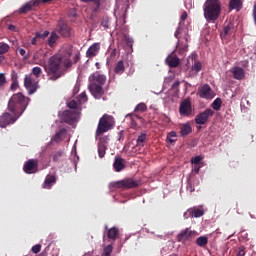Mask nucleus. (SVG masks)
Segmentation results:
<instances>
[{"label":"nucleus","instance_id":"f3484780","mask_svg":"<svg viewBox=\"0 0 256 256\" xmlns=\"http://www.w3.org/2000/svg\"><path fill=\"white\" fill-rule=\"evenodd\" d=\"M38 167L39 162L37 160L30 159L24 164L23 171L27 174L36 173Z\"/></svg>","mask_w":256,"mask_h":256},{"label":"nucleus","instance_id":"0e129e2a","mask_svg":"<svg viewBox=\"0 0 256 256\" xmlns=\"http://www.w3.org/2000/svg\"><path fill=\"white\" fill-rule=\"evenodd\" d=\"M95 66L97 67V69H100L99 62H96Z\"/></svg>","mask_w":256,"mask_h":256},{"label":"nucleus","instance_id":"c756f323","mask_svg":"<svg viewBox=\"0 0 256 256\" xmlns=\"http://www.w3.org/2000/svg\"><path fill=\"white\" fill-rule=\"evenodd\" d=\"M117 237H119V229L116 227H112L108 230V239L112 241H116Z\"/></svg>","mask_w":256,"mask_h":256},{"label":"nucleus","instance_id":"473e14b6","mask_svg":"<svg viewBox=\"0 0 256 256\" xmlns=\"http://www.w3.org/2000/svg\"><path fill=\"white\" fill-rule=\"evenodd\" d=\"M57 39H59V35L56 32H52L50 37L48 38L49 47H55V43H57Z\"/></svg>","mask_w":256,"mask_h":256},{"label":"nucleus","instance_id":"680f3d73","mask_svg":"<svg viewBox=\"0 0 256 256\" xmlns=\"http://www.w3.org/2000/svg\"><path fill=\"white\" fill-rule=\"evenodd\" d=\"M37 59H39V55L34 54V56H33V60H34V61H37Z\"/></svg>","mask_w":256,"mask_h":256},{"label":"nucleus","instance_id":"2f4dec72","mask_svg":"<svg viewBox=\"0 0 256 256\" xmlns=\"http://www.w3.org/2000/svg\"><path fill=\"white\" fill-rule=\"evenodd\" d=\"M166 141L170 145H173L177 141V132H175V131L169 132L166 137Z\"/></svg>","mask_w":256,"mask_h":256},{"label":"nucleus","instance_id":"e433bc0d","mask_svg":"<svg viewBox=\"0 0 256 256\" xmlns=\"http://www.w3.org/2000/svg\"><path fill=\"white\" fill-rule=\"evenodd\" d=\"M221 105H223L221 98H216L212 103V109H214V111H220Z\"/></svg>","mask_w":256,"mask_h":256},{"label":"nucleus","instance_id":"603ef678","mask_svg":"<svg viewBox=\"0 0 256 256\" xmlns=\"http://www.w3.org/2000/svg\"><path fill=\"white\" fill-rule=\"evenodd\" d=\"M124 140H125V134H124V131L122 130L118 133V141L121 143Z\"/></svg>","mask_w":256,"mask_h":256},{"label":"nucleus","instance_id":"aec40b11","mask_svg":"<svg viewBox=\"0 0 256 256\" xmlns=\"http://www.w3.org/2000/svg\"><path fill=\"white\" fill-rule=\"evenodd\" d=\"M113 167L116 173H121V171L125 169V159H123L121 156H115Z\"/></svg>","mask_w":256,"mask_h":256},{"label":"nucleus","instance_id":"393cba45","mask_svg":"<svg viewBox=\"0 0 256 256\" xmlns=\"http://www.w3.org/2000/svg\"><path fill=\"white\" fill-rule=\"evenodd\" d=\"M67 135V129L62 128L60 129L52 138L54 143H61L63 141V137Z\"/></svg>","mask_w":256,"mask_h":256},{"label":"nucleus","instance_id":"39448f33","mask_svg":"<svg viewBox=\"0 0 256 256\" xmlns=\"http://www.w3.org/2000/svg\"><path fill=\"white\" fill-rule=\"evenodd\" d=\"M53 1L54 0H30L23 4L17 10V13H19V15H27V13H30V11H37V7H41V5H45Z\"/></svg>","mask_w":256,"mask_h":256},{"label":"nucleus","instance_id":"72a5a7b5","mask_svg":"<svg viewBox=\"0 0 256 256\" xmlns=\"http://www.w3.org/2000/svg\"><path fill=\"white\" fill-rule=\"evenodd\" d=\"M105 153H107V145L104 143H99L98 144V155L100 159H103L105 157Z\"/></svg>","mask_w":256,"mask_h":256},{"label":"nucleus","instance_id":"dca6fc26","mask_svg":"<svg viewBox=\"0 0 256 256\" xmlns=\"http://www.w3.org/2000/svg\"><path fill=\"white\" fill-rule=\"evenodd\" d=\"M62 121L68 123V125H73L77 121V112L66 110L62 113Z\"/></svg>","mask_w":256,"mask_h":256},{"label":"nucleus","instance_id":"f8f14e48","mask_svg":"<svg viewBox=\"0 0 256 256\" xmlns=\"http://www.w3.org/2000/svg\"><path fill=\"white\" fill-rule=\"evenodd\" d=\"M18 118L17 115L13 114L12 116L9 112H5L0 116V127L5 128L7 125H12Z\"/></svg>","mask_w":256,"mask_h":256},{"label":"nucleus","instance_id":"c03bdc74","mask_svg":"<svg viewBox=\"0 0 256 256\" xmlns=\"http://www.w3.org/2000/svg\"><path fill=\"white\" fill-rule=\"evenodd\" d=\"M61 157H63V151H57L56 153L53 154V161L57 162L59 161V159H61Z\"/></svg>","mask_w":256,"mask_h":256},{"label":"nucleus","instance_id":"13d9d810","mask_svg":"<svg viewBox=\"0 0 256 256\" xmlns=\"http://www.w3.org/2000/svg\"><path fill=\"white\" fill-rule=\"evenodd\" d=\"M9 31H17V26L15 25H9L8 26Z\"/></svg>","mask_w":256,"mask_h":256},{"label":"nucleus","instance_id":"49530a36","mask_svg":"<svg viewBox=\"0 0 256 256\" xmlns=\"http://www.w3.org/2000/svg\"><path fill=\"white\" fill-rule=\"evenodd\" d=\"M201 167H203V164H194L192 168V173H195L196 175L199 174V171H201Z\"/></svg>","mask_w":256,"mask_h":256},{"label":"nucleus","instance_id":"4be33fe9","mask_svg":"<svg viewBox=\"0 0 256 256\" xmlns=\"http://www.w3.org/2000/svg\"><path fill=\"white\" fill-rule=\"evenodd\" d=\"M232 77L237 81L245 79V69L239 66L232 68Z\"/></svg>","mask_w":256,"mask_h":256},{"label":"nucleus","instance_id":"3c124183","mask_svg":"<svg viewBox=\"0 0 256 256\" xmlns=\"http://www.w3.org/2000/svg\"><path fill=\"white\" fill-rule=\"evenodd\" d=\"M68 107H69V109H77V102L75 100H71L68 103Z\"/></svg>","mask_w":256,"mask_h":256},{"label":"nucleus","instance_id":"f704fd0d","mask_svg":"<svg viewBox=\"0 0 256 256\" xmlns=\"http://www.w3.org/2000/svg\"><path fill=\"white\" fill-rule=\"evenodd\" d=\"M209 243V239L206 236H200L196 239V244L198 247H205Z\"/></svg>","mask_w":256,"mask_h":256},{"label":"nucleus","instance_id":"69168bd1","mask_svg":"<svg viewBox=\"0 0 256 256\" xmlns=\"http://www.w3.org/2000/svg\"><path fill=\"white\" fill-rule=\"evenodd\" d=\"M102 25H103V27H109V26L107 25V23H105V22H102Z\"/></svg>","mask_w":256,"mask_h":256},{"label":"nucleus","instance_id":"79ce46f5","mask_svg":"<svg viewBox=\"0 0 256 256\" xmlns=\"http://www.w3.org/2000/svg\"><path fill=\"white\" fill-rule=\"evenodd\" d=\"M41 73H43V70L41 69V67L36 66L34 68H32V74L36 76V78L41 77Z\"/></svg>","mask_w":256,"mask_h":256},{"label":"nucleus","instance_id":"ea45409f","mask_svg":"<svg viewBox=\"0 0 256 256\" xmlns=\"http://www.w3.org/2000/svg\"><path fill=\"white\" fill-rule=\"evenodd\" d=\"M203 157L201 156H195L191 159V163L192 165H203Z\"/></svg>","mask_w":256,"mask_h":256},{"label":"nucleus","instance_id":"4d7b16f0","mask_svg":"<svg viewBox=\"0 0 256 256\" xmlns=\"http://www.w3.org/2000/svg\"><path fill=\"white\" fill-rule=\"evenodd\" d=\"M179 33H181V28L178 27V29L176 30L174 37H176V39H179Z\"/></svg>","mask_w":256,"mask_h":256},{"label":"nucleus","instance_id":"9d476101","mask_svg":"<svg viewBox=\"0 0 256 256\" xmlns=\"http://www.w3.org/2000/svg\"><path fill=\"white\" fill-rule=\"evenodd\" d=\"M88 89L95 99H101V97L105 95V90L103 89V86L97 83H90Z\"/></svg>","mask_w":256,"mask_h":256},{"label":"nucleus","instance_id":"5fc2aeb1","mask_svg":"<svg viewBox=\"0 0 256 256\" xmlns=\"http://www.w3.org/2000/svg\"><path fill=\"white\" fill-rule=\"evenodd\" d=\"M80 99H82L83 101H87V94L85 92H82L80 94Z\"/></svg>","mask_w":256,"mask_h":256},{"label":"nucleus","instance_id":"9b49d317","mask_svg":"<svg viewBox=\"0 0 256 256\" xmlns=\"http://www.w3.org/2000/svg\"><path fill=\"white\" fill-rule=\"evenodd\" d=\"M198 95L201 99H213V97H215V92H213V89H211L209 84H204L199 88Z\"/></svg>","mask_w":256,"mask_h":256},{"label":"nucleus","instance_id":"bf43d9fd","mask_svg":"<svg viewBox=\"0 0 256 256\" xmlns=\"http://www.w3.org/2000/svg\"><path fill=\"white\" fill-rule=\"evenodd\" d=\"M180 83L179 81L175 82L173 85H172V89H177V87H179Z\"/></svg>","mask_w":256,"mask_h":256},{"label":"nucleus","instance_id":"412c9836","mask_svg":"<svg viewBox=\"0 0 256 256\" xmlns=\"http://www.w3.org/2000/svg\"><path fill=\"white\" fill-rule=\"evenodd\" d=\"M58 33H60L62 37H71V27L66 23L60 22L58 24Z\"/></svg>","mask_w":256,"mask_h":256},{"label":"nucleus","instance_id":"de8ad7c7","mask_svg":"<svg viewBox=\"0 0 256 256\" xmlns=\"http://www.w3.org/2000/svg\"><path fill=\"white\" fill-rule=\"evenodd\" d=\"M32 253H35V255H37V253L41 252V244H36L32 247Z\"/></svg>","mask_w":256,"mask_h":256},{"label":"nucleus","instance_id":"7c9ffc66","mask_svg":"<svg viewBox=\"0 0 256 256\" xmlns=\"http://www.w3.org/2000/svg\"><path fill=\"white\" fill-rule=\"evenodd\" d=\"M145 141H147V134L141 133L136 139L137 147H145Z\"/></svg>","mask_w":256,"mask_h":256},{"label":"nucleus","instance_id":"2eb2a0df","mask_svg":"<svg viewBox=\"0 0 256 256\" xmlns=\"http://www.w3.org/2000/svg\"><path fill=\"white\" fill-rule=\"evenodd\" d=\"M90 83H98V85L103 86L107 83V77L101 74L99 71L94 72L89 76Z\"/></svg>","mask_w":256,"mask_h":256},{"label":"nucleus","instance_id":"7ed1b4c3","mask_svg":"<svg viewBox=\"0 0 256 256\" xmlns=\"http://www.w3.org/2000/svg\"><path fill=\"white\" fill-rule=\"evenodd\" d=\"M25 109H27V100L25 99V96L21 93L12 95L8 101V111H10L12 115L19 117L25 113Z\"/></svg>","mask_w":256,"mask_h":256},{"label":"nucleus","instance_id":"20e7f679","mask_svg":"<svg viewBox=\"0 0 256 256\" xmlns=\"http://www.w3.org/2000/svg\"><path fill=\"white\" fill-rule=\"evenodd\" d=\"M114 125H115V118H113V116L111 115L104 114L98 122L95 136L101 137V135H103L104 133H107V131H111Z\"/></svg>","mask_w":256,"mask_h":256},{"label":"nucleus","instance_id":"6ab92c4d","mask_svg":"<svg viewBox=\"0 0 256 256\" xmlns=\"http://www.w3.org/2000/svg\"><path fill=\"white\" fill-rule=\"evenodd\" d=\"M100 49H101V44L99 43L92 44L86 51V57L88 59H93V57H97V55H99Z\"/></svg>","mask_w":256,"mask_h":256},{"label":"nucleus","instance_id":"6e6552de","mask_svg":"<svg viewBox=\"0 0 256 256\" xmlns=\"http://www.w3.org/2000/svg\"><path fill=\"white\" fill-rule=\"evenodd\" d=\"M179 114L181 117H193V106L191 101L184 100L180 103Z\"/></svg>","mask_w":256,"mask_h":256},{"label":"nucleus","instance_id":"052dcab7","mask_svg":"<svg viewBox=\"0 0 256 256\" xmlns=\"http://www.w3.org/2000/svg\"><path fill=\"white\" fill-rule=\"evenodd\" d=\"M11 89L12 91H15V89H17V83H12Z\"/></svg>","mask_w":256,"mask_h":256},{"label":"nucleus","instance_id":"cd10ccee","mask_svg":"<svg viewBox=\"0 0 256 256\" xmlns=\"http://www.w3.org/2000/svg\"><path fill=\"white\" fill-rule=\"evenodd\" d=\"M114 73H116V75H123V73H125V64L123 60H119L115 64Z\"/></svg>","mask_w":256,"mask_h":256},{"label":"nucleus","instance_id":"a19ab883","mask_svg":"<svg viewBox=\"0 0 256 256\" xmlns=\"http://www.w3.org/2000/svg\"><path fill=\"white\" fill-rule=\"evenodd\" d=\"M112 253H113V245L109 244L104 247L102 254L111 256Z\"/></svg>","mask_w":256,"mask_h":256},{"label":"nucleus","instance_id":"1a4fd4ad","mask_svg":"<svg viewBox=\"0 0 256 256\" xmlns=\"http://www.w3.org/2000/svg\"><path fill=\"white\" fill-rule=\"evenodd\" d=\"M196 235L197 232L190 230L189 228H186L177 235V239L179 243H185L187 241H191V239L196 237Z\"/></svg>","mask_w":256,"mask_h":256},{"label":"nucleus","instance_id":"f257e3e1","mask_svg":"<svg viewBox=\"0 0 256 256\" xmlns=\"http://www.w3.org/2000/svg\"><path fill=\"white\" fill-rule=\"evenodd\" d=\"M71 51L66 52V57L52 56L49 60L48 66L45 67V71L50 79V81H57L61 75L59 74V69H61V63L64 67H71Z\"/></svg>","mask_w":256,"mask_h":256},{"label":"nucleus","instance_id":"ddd939ff","mask_svg":"<svg viewBox=\"0 0 256 256\" xmlns=\"http://www.w3.org/2000/svg\"><path fill=\"white\" fill-rule=\"evenodd\" d=\"M49 37V30H45L44 32H35L34 37L31 39V45H43L45 39Z\"/></svg>","mask_w":256,"mask_h":256},{"label":"nucleus","instance_id":"4c0bfd02","mask_svg":"<svg viewBox=\"0 0 256 256\" xmlns=\"http://www.w3.org/2000/svg\"><path fill=\"white\" fill-rule=\"evenodd\" d=\"M201 69H203V65H201V62L195 61L192 65V71H194V73H199Z\"/></svg>","mask_w":256,"mask_h":256},{"label":"nucleus","instance_id":"37998d69","mask_svg":"<svg viewBox=\"0 0 256 256\" xmlns=\"http://www.w3.org/2000/svg\"><path fill=\"white\" fill-rule=\"evenodd\" d=\"M135 111H140V113H145V111H147V105L145 103H140L136 106Z\"/></svg>","mask_w":256,"mask_h":256},{"label":"nucleus","instance_id":"6e6d98bb","mask_svg":"<svg viewBox=\"0 0 256 256\" xmlns=\"http://www.w3.org/2000/svg\"><path fill=\"white\" fill-rule=\"evenodd\" d=\"M180 19L181 21H185V19H187V12L184 11L180 16Z\"/></svg>","mask_w":256,"mask_h":256},{"label":"nucleus","instance_id":"a211bd4d","mask_svg":"<svg viewBox=\"0 0 256 256\" xmlns=\"http://www.w3.org/2000/svg\"><path fill=\"white\" fill-rule=\"evenodd\" d=\"M203 215H205V211L200 208H190L184 213V217H186V219H188V217L199 218L203 217Z\"/></svg>","mask_w":256,"mask_h":256},{"label":"nucleus","instance_id":"a878e982","mask_svg":"<svg viewBox=\"0 0 256 256\" xmlns=\"http://www.w3.org/2000/svg\"><path fill=\"white\" fill-rule=\"evenodd\" d=\"M55 183H57L55 175H48L44 181V189H51Z\"/></svg>","mask_w":256,"mask_h":256},{"label":"nucleus","instance_id":"5701e85b","mask_svg":"<svg viewBox=\"0 0 256 256\" xmlns=\"http://www.w3.org/2000/svg\"><path fill=\"white\" fill-rule=\"evenodd\" d=\"M166 63L168 65V67L175 69V67H179L180 60L177 56L169 55L166 58Z\"/></svg>","mask_w":256,"mask_h":256},{"label":"nucleus","instance_id":"8fccbe9b","mask_svg":"<svg viewBox=\"0 0 256 256\" xmlns=\"http://www.w3.org/2000/svg\"><path fill=\"white\" fill-rule=\"evenodd\" d=\"M7 83V79L5 78V74L0 73V87H3Z\"/></svg>","mask_w":256,"mask_h":256},{"label":"nucleus","instance_id":"4468645a","mask_svg":"<svg viewBox=\"0 0 256 256\" xmlns=\"http://www.w3.org/2000/svg\"><path fill=\"white\" fill-rule=\"evenodd\" d=\"M24 87H26L30 95H33V93L39 89V83L31 77H25Z\"/></svg>","mask_w":256,"mask_h":256},{"label":"nucleus","instance_id":"b1692460","mask_svg":"<svg viewBox=\"0 0 256 256\" xmlns=\"http://www.w3.org/2000/svg\"><path fill=\"white\" fill-rule=\"evenodd\" d=\"M229 9L230 11H240L241 9H243V1L241 0H230L229 1Z\"/></svg>","mask_w":256,"mask_h":256},{"label":"nucleus","instance_id":"423d86ee","mask_svg":"<svg viewBox=\"0 0 256 256\" xmlns=\"http://www.w3.org/2000/svg\"><path fill=\"white\" fill-rule=\"evenodd\" d=\"M213 115H215V110L211 109V108H207L202 112H199L196 116H195V123L196 125H199L197 127L198 131L202 129L203 125H207V123H209V120L211 119V117H213Z\"/></svg>","mask_w":256,"mask_h":256},{"label":"nucleus","instance_id":"c9c22d12","mask_svg":"<svg viewBox=\"0 0 256 256\" xmlns=\"http://www.w3.org/2000/svg\"><path fill=\"white\" fill-rule=\"evenodd\" d=\"M9 49H11L9 44L5 42H0V56L5 55V53H9Z\"/></svg>","mask_w":256,"mask_h":256},{"label":"nucleus","instance_id":"09e8293b","mask_svg":"<svg viewBox=\"0 0 256 256\" xmlns=\"http://www.w3.org/2000/svg\"><path fill=\"white\" fill-rule=\"evenodd\" d=\"M83 3H94L97 7H100L101 0H81Z\"/></svg>","mask_w":256,"mask_h":256},{"label":"nucleus","instance_id":"0eeeda50","mask_svg":"<svg viewBox=\"0 0 256 256\" xmlns=\"http://www.w3.org/2000/svg\"><path fill=\"white\" fill-rule=\"evenodd\" d=\"M109 187L110 189H135V187H139V181L133 178H127L124 180L111 182Z\"/></svg>","mask_w":256,"mask_h":256},{"label":"nucleus","instance_id":"bb28decb","mask_svg":"<svg viewBox=\"0 0 256 256\" xmlns=\"http://www.w3.org/2000/svg\"><path fill=\"white\" fill-rule=\"evenodd\" d=\"M192 131H193V128L191 127V124L185 123L180 125L181 137H187V135H189Z\"/></svg>","mask_w":256,"mask_h":256},{"label":"nucleus","instance_id":"e2e57ef3","mask_svg":"<svg viewBox=\"0 0 256 256\" xmlns=\"http://www.w3.org/2000/svg\"><path fill=\"white\" fill-rule=\"evenodd\" d=\"M3 61H5V56H0V65L3 63Z\"/></svg>","mask_w":256,"mask_h":256},{"label":"nucleus","instance_id":"f03ea898","mask_svg":"<svg viewBox=\"0 0 256 256\" xmlns=\"http://www.w3.org/2000/svg\"><path fill=\"white\" fill-rule=\"evenodd\" d=\"M204 18L208 23H214L221 15V1L220 0H206L203 5Z\"/></svg>","mask_w":256,"mask_h":256},{"label":"nucleus","instance_id":"338daca9","mask_svg":"<svg viewBox=\"0 0 256 256\" xmlns=\"http://www.w3.org/2000/svg\"><path fill=\"white\" fill-rule=\"evenodd\" d=\"M193 191H195V189L191 188V189H190V192L193 193Z\"/></svg>","mask_w":256,"mask_h":256},{"label":"nucleus","instance_id":"a18cd8bd","mask_svg":"<svg viewBox=\"0 0 256 256\" xmlns=\"http://www.w3.org/2000/svg\"><path fill=\"white\" fill-rule=\"evenodd\" d=\"M231 27H233V25L231 23H228L224 29H223V35L227 36L229 35L230 31H231Z\"/></svg>","mask_w":256,"mask_h":256},{"label":"nucleus","instance_id":"864d4df0","mask_svg":"<svg viewBox=\"0 0 256 256\" xmlns=\"http://www.w3.org/2000/svg\"><path fill=\"white\" fill-rule=\"evenodd\" d=\"M245 247H240L237 253V256H245Z\"/></svg>","mask_w":256,"mask_h":256},{"label":"nucleus","instance_id":"58836bf2","mask_svg":"<svg viewBox=\"0 0 256 256\" xmlns=\"http://www.w3.org/2000/svg\"><path fill=\"white\" fill-rule=\"evenodd\" d=\"M16 53H19V55H21V57H23L24 61H27V59H29V55H27V52L23 48L16 49Z\"/></svg>","mask_w":256,"mask_h":256},{"label":"nucleus","instance_id":"c85d7f7f","mask_svg":"<svg viewBox=\"0 0 256 256\" xmlns=\"http://www.w3.org/2000/svg\"><path fill=\"white\" fill-rule=\"evenodd\" d=\"M189 45L187 44V36L184 37V41L179 40L177 49L179 53H185L187 51Z\"/></svg>","mask_w":256,"mask_h":256}]
</instances>
